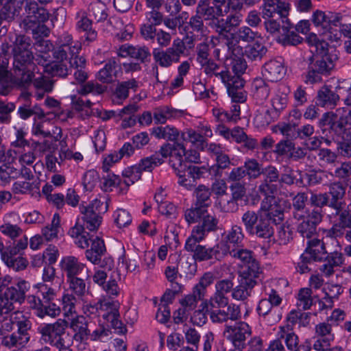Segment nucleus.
<instances>
[{
    "mask_svg": "<svg viewBox=\"0 0 351 351\" xmlns=\"http://www.w3.org/2000/svg\"><path fill=\"white\" fill-rule=\"evenodd\" d=\"M283 217L282 206L275 197H268L263 199L258 213L248 210L243 215L241 219L249 234L270 241L274 234L271 223L277 224Z\"/></svg>",
    "mask_w": 351,
    "mask_h": 351,
    "instance_id": "f257e3e1",
    "label": "nucleus"
},
{
    "mask_svg": "<svg viewBox=\"0 0 351 351\" xmlns=\"http://www.w3.org/2000/svg\"><path fill=\"white\" fill-rule=\"evenodd\" d=\"M69 234L74 239L75 243L80 248H90L85 252V256L88 261L94 265H98L104 269L110 270L113 266V260L111 258H104L101 260V256L106 252V246L103 239L99 236L84 230L83 226L80 222L75 223L69 231Z\"/></svg>",
    "mask_w": 351,
    "mask_h": 351,
    "instance_id": "f03ea898",
    "label": "nucleus"
},
{
    "mask_svg": "<svg viewBox=\"0 0 351 351\" xmlns=\"http://www.w3.org/2000/svg\"><path fill=\"white\" fill-rule=\"evenodd\" d=\"M31 39L29 37L17 36L14 43L13 72L14 81L22 86H26L32 81L35 69L33 63L34 56L30 51Z\"/></svg>",
    "mask_w": 351,
    "mask_h": 351,
    "instance_id": "7ed1b4c3",
    "label": "nucleus"
},
{
    "mask_svg": "<svg viewBox=\"0 0 351 351\" xmlns=\"http://www.w3.org/2000/svg\"><path fill=\"white\" fill-rule=\"evenodd\" d=\"M184 218L189 223L198 221L195 226L189 237L195 240H204L208 233L217 229L218 219L209 213L205 208H191L184 212Z\"/></svg>",
    "mask_w": 351,
    "mask_h": 351,
    "instance_id": "20e7f679",
    "label": "nucleus"
},
{
    "mask_svg": "<svg viewBox=\"0 0 351 351\" xmlns=\"http://www.w3.org/2000/svg\"><path fill=\"white\" fill-rule=\"evenodd\" d=\"M341 18L339 13L317 10L312 14L311 21L322 36V40L337 42L339 33L337 32V27Z\"/></svg>",
    "mask_w": 351,
    "mask_h": 351,
    "instance_id": "39448f33",
    "label": "nucleus"
},
{
    "mask_svg": "<svg viewBox=\"0 0 351 351\" xmlns=\"http://www.w3.org/2000/svg\"><path fill=\"white\" fill-rule=\"evenodd\" d=\"M30 285L23 279L14 280L12 285L0 291V315L9 314L14 310V302L21 304Z\"/></svg>",
    "mask_w": 351,
    "mask_h": 351,
    "instance_id": "423d86ee",
    "label": "nucleus"
},
{
    "mask_svg": "<svg viewBox=\"0 0 351 351\" xmlns=\"http://www.w3.org/2000/svg\"><path fill=\"white\" fill-rule=\"evenodd\" d=\"M108 209V201L104 199L103 201L95 198L86 206L80 207V212L82 215V221L78 219L76 221L83 226L84 230H88L93 232L96 231L101 225V214L105 213Z\"/></svg>",
    "mask_w": 351,
    "mask_h": 351,
    "instance_id": "0eeeda50",
    "label": "nucleus"
},
{
    "mask_svg": "<svg viewBox=\"0 0 351 351\" xmlns=\"http://www.w3.org/2000/svg\"><path fill=\"white\" fill-rule=\"evenodd\" d=\"M24 10V19L20 23L25 30L34 29L37 23L46 21L48 18L47 10L38 6L35 0H23L21 3Z\"/></svg>",
    "mask_w": 351,
    "mask_h": 351,
    "instance_id": "6e6552de",
    "label": "nucleus"
},
{
    "mask_svg": "<svg viewBox=\"0 0 351 351\" xmlns=\"http://www.w3.org/2000/svg\"><path fill=\"white\" fill-rule=\"evenodd\" d=\"M186 49L184 42L179 38L173 41L171 46L165 50L155 49L153 51L154 59L162 67L168 68L173 63L180 61Z\"/></svg>",
    "mask_w": 351,
    "mask_h": 351,
    "instance_id": "1a4fd4ad",
    "label": "nucleus"
},
{
    "mask_svg": "<svg viewBox=\"0 0 351 351\" xmlns=\"http://www.w3.org/2000/svg\"><path fill=\"white\" fill-rule=\"evenodd\" d=\"M68 323L66 320L58 319L53 324H41L38 328L40 339L45 343L55 347L64 341L63 335L65 333Z\"/></svg>",
    "mask_w": 351,
    "mask_h": 351,
    "instance_id": "9d476101",
    "label": "nucleus"
},
{
    "mask_svg": "<svg viewBox=\"0 0 351 351\" xmlns=\"http://www.w3.org/2000/svg\"><path fill=\"white\" fill-rule=\"evenodd\" d=\"M162 164L158 154L142 158L139 162L123 171L124 183L127 186L133 184L141 177L143 171L151 172L154 168Z\"/></svg>",
    "mask_w": 351,
    "mask_h": 351,
    "instance_id": "9b49d317",
    "label": "nucleus"
},
{
    "mask_svg": "<svg viewBox=\"0 0 351 351\" xmlns=\"http://www.w3.org/2000/svg\"><path fill=\"white\" fill-rule=\"evenodd\" d=\"M307 247L300 256L301 262L298 263L300 273L308 270L307 264L312 261H320L325 258L327 251L323 242L318 239L307 241Z\"/></svg>",
    "mask_w": 351,
    "mask_h": 351,
    "instance_id": "f8f14e48",
    "label": "nucleus"
},
{
    "mask_svg": "<svg viewBox=\"0 0 351 351\" xmlns=\"http://www.w3.org/2000/svg\"><path fill=\"white\" fill-rule=\"evenodd\" d=\"M247 68L246 62L242 58H234L231 63L230 71L226 70L228 71L230 77L233 79L236 76L241 80V86L239 88H236L234 86L231 85L226 86L228 95L234 101L244 102L246 99L245 93L243 90L244 80L241 78V75L245 72Z\"/></svg>",
    "mask_w": 351,
    "mask_h": 351,
    "instance_id": "ddd939ff",
    "label": "nucleus"
},
{
    "mask_svg": "<svg viewBox=\"0 0 351 351\" xmlns=\"http://www.w3.org/2000/svg\"><path fill=\"white\" fill-rule=\"evenodd\" d=\"M202 240H195L189 237L185 242V250L193 252V258L197 261H204L215 258H219L221 256L220 245L218 244L213 247L207 248L204 245H199Z\"/></svg>",
    "mask_w": 351,
    "mask_h": 351,
    "instance_id": "4468645a",
    "label": "nucleus"
},
{
    "mask_svg": "<svg viewBox=\"0 0 351 351\" xmlns=\"http://www.w3.org/2000/svg\"><path fill=\"white\" fill-rule=\"evenodd\" d=\"M322 215L318 209H313L311 213L303 215L302 219H295L297 222V230L304 239L312 240L316 234V227L322 221Z\"/></svg>",
    "mask_w": 351,
    "mask_h": 351,
    "instance_id": "2eb2a0df",
    "label": "nucleus"
},
{
    "mask_svg": "<svg viewBox=\"0 0 351 351\" xmlns=\"http://www.w3.org/2000/svg\"><path fill=\"white\" fill-rule=\"evenodd\" d=\"M58 47H56L53 53V58L62 60H66L70 55L69 58H75L78 56L82 49V45L78 40H73V37L68 33L62 34L58 40Z\"/></svg>",
    "mask_w": 351,
    "mask_h": 351,
    "instance_id": "dca6fc26",
    "label": "nucleus"
},
{
    "mask_svg": "<svg viewBox=\"0 0 351 351\" xmlns=\"http://www.w3.org/2000/svg\"><path fill=\"white\" fill-rule=\"evenodd\" d=\"M224 15H215L208 16L209 21V26L219 35L227 36L233 27H237L242 21V15L239 13H233L229 14L226 19L220 18Z\"/></svg>",
    "mask_w": 351,
    "mask_h": 351,
    "instance_id": "f3484780",
    "label": "nucleus"
},
{
    "mask_svg": "<svg viewBox=\"0 0 351 351\" xmlns=\"http://www.w3.org/2000/svg\"><path fill=\"white\" fill-rule=\"evenodd\" d=\"M252 334L251 327L245 322H235L234 324H226L223 330V336L230 341L234 347H239Z\"/></svg>",
    "mask_w": 351,
    "mask_h": 351,
    "instance_id": "a211bd4d",
    "label": "nucleus"
},
{
    "mask_svg": "<svg viewBox=\"0 0 351 351\" xmlns=\"http://www.w3.org/2000/svg\"><path fill=\"white\" fill-rule=\"evenodd\" d=\"M244 234L241 227L234 225L222 236V241L218 243L220 245L221 254L225 255L230 252L243 247Z\"/></svg>",
    "mask_w": 351,
    "mask_h": 351,
    "instance_id": "6ab92c4d",
    "label": "nucleus"
},
{
    "mask_svg": "<svg viewBox=\"0 0 351 351\" xmlns=\"http://www.w3.org/2000/svg\"><path fill=\"white\" fill-rule=\"evenodd\" d=\"M234 283L230 279H223L217 281L215 285V293L208 300L205 301V304L213 308H222L228 303V298L226 294L232 292Z\"/></svg>",
    "mask_w": 351,
    "mask_h": 351,
    "instance_id": "aec40b11",
    "label": "nucleus"
},
{
    "mask_svg": "<svg viewBox=\"0 0 351 351\" xmlns=\"http://www.w3.org/2000/svg\"><path fill=\"white\" fill-rule=\"evenodd\" d=\"M314 337L316 340L313 345V349L317 351H326L335 339L332 324L326 321L315 325Z\"/></svg>",
    "mask_w": 351,
    "mask_h": 351,
    "instance_id": "412c9836",
    "label": "nucleus"
},
{
    "mask_svg": "<svg viewBox=\"0 0 351 351\" xmlns=\"http://www.w3.org/2000/svg\"><path fill=\"white\" fill-rule=\"evenodd\" d=\"M229 254L232 257L239 259L241 262L242 269L240 274L244 273L251 276H258L261 272V268L258 262L253 257L251 251L243 250L241 247L237 248Z\"/></svg>",
    "mask_w": 351,
    "mask_h": 351,
    "instance_id": "4be33fe9",
    "label": "nucleus"
},
{
    "mask_svg": "<svg viewBox=\"0 0 351 351\" xmlns=\"http://www.w3.org/2000/svg\"><path fill=\"white\" fill-rule=\"evenodd\" d=\"M179 152L175 155L176 162L173 159L171 166L178 176V183L188 190H191L195 185V180L190 176H188L186 172V165L183 162V155L185 153V147L182 145H178Z\"/></svg>",
    "mask_w": 351,
    "mask_h": 351,
    "instance_id": "5701e85b",
    "label": "nucleus"
},
{
    "mask_svg": "<svg viewBox=\"0 0 351 351\" xmlns=\"http://www.w3.org/2000/svg\"><path fill=\"white\" fill-rule=\"evenodd\" d=\"M206 311L213 323L221 324L228 321L234 322L240 317V308L235 304L228 303L224 306L226 308H219V309H208L210 306L206 305Z\"/></svg>",
    "mask_w": 351,
    "mask_h": 351,
    "instance_id": "b1692460",
    "label": "nucleus"
},
{
    "mask_svg": "<svg viewBox=\"0 0 351 351\" xmlns=\"http://www.w3.org/2000/svg\"><path fill=\"white\" fill-rule=\"evenodd\" d=\"M204 72L208 77L215 75L221 80L226 86H230L231 85L234 86L236 88H239L241 86V80L236 76L234 78H231L228 71H221L219 69V65L215 63L210 59L206 61L205 63L200 64Z\"/></svg>",
    "mask_w": 351,
    "mask_h": 351,
    "instance_id": "393cba45",
    "label": "nucleus"
},
{
    "mask_svg": "<svg viewBox=\"0 0 351 351\" xmlns=\"http://www.w3.org/2000/svg\"><path fill=\"white\" fill-rule=\"evenodd\" d=\"M258 276H251L244 273L239 275V285L232 289L231 296L237 301H245L250 295L256 284V278Z\"/></svg>",
    "mask_w": 351,
    "mask_h": 351,
    "instance_id": "a878e982",
    "label": "nucleus"
},
{
    "mask_svg": "<svg viewBox=\"0 0 351 351\" xmlns=\"http://www.w3.org/2000/svg\"><path fill=\"white\" fill-rule=\"evenodd\" d=\"M335 116L339 117V120L332 123V129L343 140H351V110L344 108H339Z\"/></svg>",
    "mask_w": 351,
    "mask_h": 351,
    "instance_id": "bb28decb",
    "label": "nucleus"
},
{
    "mask_svg": "<svg viewBox=\"0 0 351 351\" xmlns=\"http://www.w3.org/2000/svg\"><path fill=\"white\" fill-rule=\"evenodd\" d=\"M265 179L258 186V191L265 195V197H274L273 195L277 192L278 186L273 182L279 180V172L276 167L269 165L264 168L261 172Z\"/></svg>",
    "mask_w": 351,
    "mask_h": 351,
    "instance_id": "cd10ccee",
    "label": "nucleus"
},
{
    "mask_svg": "<svg viewBox=\"0 0 351 351\" xmlns=\"http://www.w3.org/2000/svg\"><path fill=\"white\" fill-rule=\"evenodd\" d=\"M286 73L282 58L269 60L263 66L262 74L267 80L273 82L281 80Z\"/></svg>",
    "mask_w": 351,
    "mask_h": 351,
    "instance_id": "c85d7f7f",
    "label": "nucleus"
},
{
    "mask_svg": "<svg viewBox=\"0 0 351 351\" xmlns=\"http://www.w3.org/2000/svg\"><path fill=\"white\" fill-rule=\"evenodd\" d=\"M256 311L269 325L278 322L282 318L280 309L274 307L265 298L259 301Z\"/></svg>",
    "mask_w": 351,
    "mask_h": 351,
    "instance_id": "c756f323",
    "label": "nucleus"
},
{
    "mask_svg": "<svg viewBox=\"0 0 351 351\" xmlns=\"http://www.w3.org/2000/svg\"><path fill=\"white\" fill-rule=\"evenodd\" d=\"M60 267L66 278L77 276L86 269V264L81 263L77 258L73 256H64L60 261Z\"/></svg>",
    "mask_w": 351,
    "mask_h": 351,
    "instance_id": "7c9ffc66",
    "label": "nucleus"
},
{
    "mask_svg": "<svg viewBox=\"0 0 351 351\" xmlns=\"http://www.w3.org/2000/svg\"><path fill=\"white\" fill-rule=\"evenodd\" d=\"M288 5L281 0H264L263 5V17L269 19L278 14L280 18L288 14Z\"/></svg>",
    "mask_w": 351,
    "mask_h": 351,
    "instance_id": "2f4dec72",
    "label": "nucleus"
},
{
    "mask_svg": "<svg viewBox=\"0 0 351 351\" xmlns=\"http://www.w3.org/2000/svg\"><path fill=\"white\" fill-rule=\"evenodd\" d=\"M139 87V82L134 78L119 82L112 95L114 103L121 104L129 97L130 90L136 92Z\"/></svg>",
    "mask_w": 351,
    "mask_h": 351,
    "instance_id": "473e14b6",
    "label": "nucleus"
},
{
    "mask_svg": "<svg viewBox=\"0 0 351 351\" xmlns=\"http://www.w3.org/2000/svg\"><path fill=\"white\" fill-rule=\"evenodd\" d=\"M273 89L274 87L271 83L261 77L255 78L252 83V95L258 104H263L268 98Z\"/></svg>",
    "mask_w": 351,
    "mask_h": 351,
    "instance_id": "72a5a7b5",
    "label": "nucleus"
},
{
    "mask_svg": "<svg viewBox=\"0 0 351 351\" xmlns=\"http://www.w3.org/2000/svg\"><path fill=\"white\" fill-rule=\"evenodd\" d=\"M118 55L123 58L130 57L144 62L150 57V51L145 46H132L128 44L121 45L118 50Z\"/></svg>",
    "mask_w": 351,
    "mask_h": 351,
    "instance_id": "f704fd0d",
    "label": "nucleus"
},
{
    "mask_svg": "<svg viewBox=\"0 0 351 351\" xmlns=\"http://www.w3.org/2000/svg\"><path fill=\"white\" fill-rule=\"evenodd\" d=\"M103 318L110 324L112 328L114 329L116 333L124 334L126 332L125 326L119 319L118 302H111L108 311L103 315Z\"/></svg>",
    "mask_w": 351,
    "mask_h": 351,
    "instance_id": "c9c22d12",
    "label": "nucleus"
},
{
    "mask_svg": "<svg viewBox=\"0 0 351 351\" xmlns=\"http://www.w3.org/2000/svg\"><path fill=\"white\" fill-rule=\"evenodd\" d=\"M76 29L86 32V40L89 42L95 41L97 37L96 31L92 29V21L88 17L87 13L80 10L76 13Z\"/></svg>",
    "mask_w": 351,
    "mask_h": 351,
    "instance_id": "e433bc0d",
    "label": "nucleus"
},
{
    "mask_svg": "<svg viewBox=\"0 0 351 351\" xmlns=\"http://www.w3.org/2000/svg\"><path fill=\"white\" fill-rule=\"evenodd\" d=\"M19 218V215L15 213H10L6 214L3 217V223L0 226V232L11 240L17 239L23 234V230L17 224L12 223V218Z\"/></svg>",
    "mask_w": 351,
    "mask_h": 351,
    "instance_id": "4c0bfd02",
    "label": "nucleus"
},
{
    "mask_svg": "<svg viewBox=\"0 0 351 351\" xmlns=\"http://www.w3.org/2000/svg\"><path fill=\"white\" fill-rule=\"evenodd\" d=\"M350 212H351L350 205L348 206V210L341 208L339 210H335V215L339 217V221L333 225L330 230L332 237H341L343 234V229L351 228V214Z\"/></svg>",
    "mask_w": 351,
    "mask_h": 351,
    "instance_id": "58836bf2",
    "label": "nucleus"
},
{
    "mask_svg": "<svg viewBox=\"0 0 351 351\" xmlns=\"http://www.w3.org/2000/svg\"><path fill=\"white\" fill-rule=\"evenodd\" d=\"M228 0H213V5H210V0L199 1V11L208 16L215 15H226V10H223Z\"/></svg>",
    "mask_w": 351,
    "mask_h": 351,
    "instance_id": "ea45409f",
    "label": "nucleus"
},
{
    "mask_svg": "<svg viewBox=\"0 0 351 351\" xmlns=\"http://www.w3.org/2000/svg\"><path fill=\"white\" fill-rule=\"evenodd\" d=\"M276 336L284 340L289 351H298L299 338L289 324L279 326Z\"/></svg>",
    "mask_w": 351,
    "mask_h": 351,
    "instance_id": "a19ab883",
    "label": "nucleus"
},
{
    "mask_svg": "<svg viewBox=\"0 0 351 351\" xmlns=\"http://www.w3.org/2000/svg\"><path fill=\"white\" fill-rule=\"evenodd\" d=\"M69 327L74 332L73 337L76 341L82 342L88 339L89 330L86 317L77 315L72 318Z\"/></svg>",
    "mask_w": 351,
    "mask_h": 351,
    "instance_id": "79ce46f5",
    "label": "nucleus"
},
{
    "mask_svg": "<svg viewBox=\"0 0 351 351\" xmlns=\"http://www.w3.org/2000/svg\"><path fill=\"white\" fill-rule=\"evenodd\" d=\"M36 50V61L38 64H47L51 61L50 53L54 51L52 43L49 40L40 39L34 44Z\"/></svg>",
    "mask_w": 351,
    "mask_h": 351,
    "instance_id": "37998d69",
    "label": "nucleus"
},
{
    "mask_svg": "<svg viewBox=\"0 0 351 351\" xmlns=\"http://www.w3.org/2000/svg\"><path fill=\"white\" fill-rule=\"evenodd\" d=\"M339 100V95L326 86L322 87L317 93V102L322 107L332 108Z\"/></svg>",
    "mask_w": 351,
    "mask_h": 351,
    "instance_id": "c03bdc74",
    "label": "nucleus"
},
{
    "mask_svg": "<svg viewBox=\"0 0 351 351\" xmlns=\"http://www.w3.org/2000/svg\"><path fill=\"white\" fill-rule=\"evenodd\" d=\"M322 53L323 54L317 58L313 66L322 74H326L335 67L338 57L334 53L328 51L325 53L324 51Z\"/></svg>",
    "mask_w": 351,
    "mask_h": 351,
    "instance_id": "a18cd8bd",
    "label": "nucleus"
},
{
    "mask_svg": "<svg viewBox=\"0 0 351 351\" xmlns=\"http://www.w3.org/2000/svg\"><path fill=\"white\" fill-rule=\"evenodd\" d=\"M152 134L158 139H164L169 141H176L178 139L180 132L178 130L171 125L157 126L152 130Z\"/></svg>",
    "mask_w": 351,
    "mask_h": 351,
    "instance_id": "49530a36",
    "label": "nucleus"
},
{
    "mask_svg": "<svg viewBox=\"0 0 351 351\" xmlns=\"http://www.w3.org/2000/svg\"><path fill=\"white\" fill-rule=\"evenodd\" d=\"M344 258L343 254L339 252L330 253L326 258V262L324 263L319 268L322 273L329 277L333 274L335 267L341 266L343 263Z\"/></svg>",
    "mask_w": 351,
    "mask_h": 351,
    "instance_id": "de8ad7c7",
    "label": "nucleus"
},
{
    "mask_svg": "<svg viewBox=\"0 0 351 351\" xmlns=\"http://www.w3.org/2000/svg\"><path fill=\"white\" fill-rule=\"evenodd\" d=\"M1 256L8 267L16 271L24 270L28 265V261L21 255L1 252Z\"/></svg>",
    "mask_w": 351,
    "mask_h": 351,
    "instance_id": "09e8293b",
    "label": "nucleus"
},
{
    "mask_svg": "<svg viewBox=\"0 0 351 351\" xmlns=\"http://www.w3.org/2000/svg\"><path fill=\"white\" fill-rule=\"evenodd\" d=\"M267 52V47L258 40L247 45L245 47V56L252 61L261 60Z\"/></svg>",
    "mask_w": 351,
    "mask_h": 351,
    "instance_id": "8fccbe9b",
    "label": "nucleus"
},
{
    "mask_svg": "<svg viewBox=\"0 0 351 351\" xmlns=\"http://www.w3.org/2000/svg\"><path fill=\"white\" fill-rule=\"evenodd\" d=\"M271 109L274 115L277 117H279L281 112H282L287 106L288 96L287 94L278 88L275 90L274 95L271 99Z\"/></svg>",
    "mask_w": 351,
    "mask_h": 351,
    "instance_id": "3c124183",
    "label": "nucleus"
},
{
    "mask_svg": "<svg viewBox=\"0 0 351 351\" xmlns=\"http://www.w3.org/2000/svg\"><path fill=\"white\" fill-rule=\"evenodd\" d=\"M29 341L16 332L2 337L1 344L8 349L20 350L25 347Z\"/></svg>",
    "mask_w": 351,
    "mask_h": 351,
    "instance_id": "603ef678",
    "label": "nucleus"
},
{
    "mask_svg": "<svg viewBox=\"0 0 351 351\" xmlns=\"http://www.w3.org/2000/svg\"><path fill=\"white\" fill-rule=\"evenodd\" d=\"M278 117L274 115V113L269 109L261 108L256 112L254 118V125L257 128H264L268 126L272 121Z\"/></svg>",
    "mask_w": 351,
    "mask_h": 351,
    "instance_id": "864d4df0",
    "label": "nucleus"
},
{
    "mask_svg": "<svg viewBox=\"0 0 351 351\" xmlns=\"http://www.w3.org/2000/svg\"><path fill=\"white\" fill-rule=\"evenodd\" d=\"M85 64L86 61L83 57L75 56V58H69V66L75 69L73 75L79 83L85 82L88 78L87 73L84 69Z\"/></svg>",
    "mask_w": 351,
    "mask_h": 351,
    "instance_id": "5fc2aeb1",
    "label": "nucleus"
},
{
    "mask_svg": "<svg viewBox=\"0 0 351 351\" xmlns=\"http://www.w3.org/2000/svg\"><path fill=\"white\" fill-rule=\"evenodd\" d=\"M106 174L103 175L101 181V188L104 191H112L114 188L120 186L122 189V185H125L124 180H121L119 176L114 174L113 173L104 171Z\"/></svg>",
    "mask_w": 351,
    "mask_h": 351,
    "instance_id": "6e6d98bb",
    "label": "nucleus"
},
{
    "mask_svg": "<svg viewBox=\"0 0 351 351\" xmlns=\"http://www.w3.org/2000/svg\"><path fill=\"white\" fill-rule=\"evenodd\" d=\"M195 203L193 208H207L210 204V191L209 189L204 185H199L195 191Z\"/></svg>",
    "mask_w": 351,
    "mask_h": 351,
    "instance_id": "4d7b16f0",
    "label": "nucleus"
},
{
    "mask_svg": "<svg viewBox=\"0 0 351 351\" xmlns=\"http://www.w3.org/2000/svg\"><path fill=\"white\" fill-rule=\"evenodd\" d=\"M60 230V219L58 213H55L50 224L42 229V234L47 241H52L58 238Z\"/></svg>",
    "mask_w": 351,
    "mask_h": 351,
    "instance_id": "13d9d810",
    "label": "nucleus"
},
{
    "mask_svg": "<svg viewBox=\"0 0 351 351\" xmlns=\"http://www.w3.org/2000/svg\"><path fill=\"white\" fill-rule=\"evenodd\" d=\"M107 6L102 3L92 1L88 6V14L97 23L104 21L108 16Z\"/></svg>",
    "mask_w": 351,
    "mask_h": 351,
    "instance_id": "bf43d9fd",
    "label": "nucleus"
},
{
    "mask_svg": "<svg viewBox=\"0 0 351 351\" xmlns=\"http://www.w3.org/2000/svg\"><path fill=\"white\" fill-rule=\"evenodd\" d=\"M12 241V246H10L5 249L3 247L0 252L10 253V254H12L22 255L24 250L27 249L29 244V239L27 236L23 232V234Z\"/></svg>",
    "mask_w": 351,
    "mask_h": 351,
    "instance_id": "052dcab7",
    "label": "nucleus"
},
{
    "mask_svg": "<svg viewBox=\"0 0 351 351\" xmlns=\"http://www.w3.org/2000/svg\"><path fill=\"white\" fill-rule=\"evenodd\" d=\"M181 138L184 142H189L197 148L204 149V144L206 141L199 134L196 129H186L181 134Z\"/></svg>",
    "mask_w": 351,
    "mask_h": 351,
    "instance_id": "680f3d73",
    "label": "nucleus"
},
{
    "mask_svg": "<svg viewBox=\"0 0 351 351\" xmlns=\"http://www.w3.org/2000/svg\"><path fill=\"white\" fill-rule=\"evenodd\" d=\"M117 63L114 61L110 60L97 73V79L104 83L112 82L116 76Z\"/></svg>",
    "mask_w": 351,
    "mask_h": 351,
    "instance_id": "e2e57ef3",
    "label": "nucleus"
},
{
    "mask_svg": "<svg viewBox=\"0 0 351 351\" xmlns=\"http://www.w3.org/2000/svg\"><path fill=\"white\" fill-rule=\"evenodd\" d=\"M305 193H298L293 199V215L294 219H302L303 215L308 213L305 209V202L307 200Z\"/></svg>",
    "mask_w": 351,
    "mask_h": 351,
    "instance_id": "0e129e2a",
    "label": "nucleus"
},
{
    "mask_svg": "<svg viewBox=\"0 0 351 351\" xmlns=\"http://www.w3.org/2000/svg\"><path fill=\"white\" fill-rule=\"evenodd\" d=\"M199 3H197V8H196V14L193 16L188 23V25L184 27V29L186 28H191V30L189 31L190 33H193L195 32L202 34L204 32V22L202 20V18L204 19V20L208 21L207 15H205L204 14H202L200 12H198L199 10Z\"/></svg>",
    "mask_w": 351,
    "mask_h": 351,
    "instance_id": "69168bd1",
    "label": "nucleus"
},
{
    "mask_svg": "<svg viewBox=\"0 0 351 351\" xmlns=\"http://www.w3.org/2000/svg\"><path fill=\"white\" fill-rule=\"evenodd\" d=\"M178 113L176 110L167 106H163L155 110L154 112V119L156 123L163 124L168 119L176 117Z\"/></svg>",
    "mask_w": 351,
    "mask_h": 351,
    "instance_id": "338daca9",
    "label": "nucleus"
},
{
    "mask_svg": "<svg viewBox=\"0 0 351 351\" xmlns=\"http://www.w3.org/2000/svg\"><path fill=\"white\" fill-rule=\"evenodd\" d=\"M313 304L312 291L309 288H302L298 293L297 306L300 310H308Z\"/></svg>",
    "mask_w": 351,
    "mask_h": 351,
    "instance_id": "774afa93",
    "label": "nucleus"
}]
</instances>
